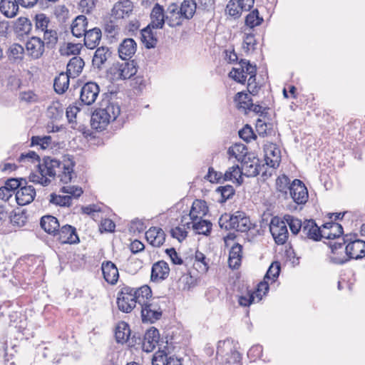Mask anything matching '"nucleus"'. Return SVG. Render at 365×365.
I'll use <instances>...</instances> for the list:
<instances>
[{
  "label": "nucleus",
  "mask_w": 365,
  "mask_h": 365,
  "mask_svg": "<svg viewBox=\"0 0 365 365\" xmlns=\"http://www.w3.org/2000/svg\"><path fill=\"white\" fill-rule=\"evenodd\" d=\"M74 164L70 160L60 162L50 157H45L42 163L38 164V173H31L29 180L43 186L51 182L50 178L57 176L63 183L71 182Z\"/></svg>",
  "instance_id": "f257e3e1"
},
{
  "label": "nucleus",
  "mask_w": 365,
  "mask_h": 365,
  "mask_svg": "<svg viewBox=\"0 0 365 365\" xmlns=\"http://www.w3.org/2000/svg\"><path fill=\"white\" fill-rule=\"evenodd\" d=\"M152 291L148 285L135 289L128 286L121 288L117 298L118 309L125 312H130L136 306L144 302L145 297L151 296Z\"/></svg>",
  "instance_id": "f03ea898"
},
{
  "label": "nucleus",
  "mask_w": 365,
  "mask_h": 365,
  "mask_svg": "<svg viewBox=\"0 0 365 365\" xmlns=\"http://www.w3.org/2000/svg\"><path fill=\"white\" fill-rule=\"evenodd\" d=\"M120 113V108L118 103L108 101L93 113L91 126L93 129L103 130L110 122L114 121Z\"/></svg>",
  "instance_id": "7ed1b4c3"
},
{
  "label": "nucleus",
  "mask_w": 365,
  "mask_h": 365,
  "mask_svg": "<svg viewBox=\"0 0 365 365\" xmlns=\"http://www.w3.org/2000/svg\"><path fill=\"white\" fill-rule=\"evenodd\" d=\"M219 225L221 228L227 230H234L241 232H247L253 227L250 217L242 211L222 215L219 220Z\"/></svg>",
  "instance_id": "20e7f679"
},
{
  "label": "nucleus",
  "mask_w": 365,
  "mask_h": 365,
  "mask_svg": "<svg viewBox=\"0 0 365 365\" xmlns=\"http://www.w3.org/2000/svg\"><path fill=\"white\" fill-rule=\"evenodd\" d=\"M141 317L143 322L153 323L162 316V309L158 298L151 296L145 297L144 302L140 304Z\"/></svg>",
  "instance_id": "39448f33"
},
{
  "label": "nucleus",
  "mask_w": 365,
  "mask_h": 365,
  "mask_svg": "<svg viewBox=\"0 0 365 365\" xmlns=\"http://www.w3.org/2000/svg\"><path fill=\"white\" fill-rule=\"evenodd\" d=\"M137 72L136 63L134 61L114 63L110 68L113 80H125L133 76Z\"/></svg>",
  "instance_id": "423d86ee"
},
{
  "label": "nucleus",
  "mask_w": 365,
  "mask_h": 365,
  "mask_svg": "<svg viewBox=\"0 0 365 365\" xmlns=\"http://www.w3.org/2000/svg\"><path fill=\"white\" fill-rule=\"evenodd\" d=\"M343 243H346V254L349 259H359L365 257V241L353 240L351 236L346 235L342 239Z\"/></svg>",
  "instance_id": "0eeeda50"
},
{
  "label": "nucleus",
  "mask_w": 365,
  "mask_h": 365,
  "mask_svg": "<svg viewBox=\"0 0 365 365\" xmlns=\"http://www.w3.org/2000/svg\"><path fill=\"white\" fill-rule=\"evenodd\" d=\"M254 73H257L256 66L250 64V61L246 59H242L239 67L233 68L230 72L229 76L239 83H244L246 81L247 76Z\"/></svg>",
  "instance_id": "6e6552de"
},
{
  "label": "nucleus",
  "mask_w": 365,
  "mask_h": 365,
  "mask_svg": "<svg viewBox=\"0 0 365 365\" xmlns=\"http://www.w3.org/2000/svg\"><path fill=\"white\" fill-rule=\"evenodd\" d=\"M270 232L277 245H284L286 243L289 232L286 222L280 220L279 218H273L269 225Z\"/></svg>",
  "instance_id": "1a4fd4ad"
},
{
  "label": "nucleus",
  "mask_w": 365,
  "mask_h": 365,
  "mask_svg": "<svg viewBox=\"0 0 365 365\" xmlns=\"http://www.w3.org/2000/svg\"><path fill=\"white\" fill-rule=\"evenodd\" d=\"M289 195L294 202L298 205H302L307 202L309 195L304 184L298 179L293 180L289 187Z\"/></svg>",
  "instance_id": "9d476101"
},
{
  "label": "nucleus",
  "mask_w": 365,
  "mask_h": 365,
  "mask_svg": "<svg viewBox=\"0 0 365 365\" xmlns=\"http://www.w3.org/2000/svg\"><path fill=\"white\" fill-rule=\"evenodd\" d=\"M100 92L99 86L94 82H88L81 90L80 99L86 106H91L96 101Z\"/></svg>",
  "instance_id": "9b49d317"
},
{
  "label": "nucleus",
  "mask_w": 365,
  "mask_h": 365,
  "mask_svg": "<svg viewBox=\"0 0 365 365\" xmlns=\"http://www.w3.org/2000/svg\"><path fill=\"white\" fill-rule=\"evenodd\" d=\"M241 163L242 173L247 177L257 176L261 171L262 166L259 164V160L253 155L244 158Z\"/></svg>",
  "instance_id": "f8f14e48"
},
{
  "label": "nucleus",
  "mask_w": 365,
  "mask_h": 365,
  "mask_svg": "<svg viewBox=\"0 0 365 365\" xmlns=\"http://www.w3.org/2000/svg\"><path fill=\"white\" fill-rule=\"evenodd\" d=\"M344 244L343 241L329 242L328 245L331 249V253L329 256L330 262L335 264H342L349 261L348 256L344 251Z\"/></svg>",
  "instance_id": "ddd939ff"
},
{
  "label": "nucleus",
  "mask_w": 365,
  "mask_h": 365,
  "mask_svg": "<svg viewBox=\"0 0 365 365\" xmlns=\"http://www.w3.org/2000/svg\"><path fill=\"white\" fill-rule=\"evenodd\" d=\"M264 160L270 168L279 166L281 161V151L276 144L268 143L264 145Z\"/></svg>",
  "instance_id": "4468645a"
},
{
  "label": "nucleus",
  "mask_w": 365,
  "mask_h": 365,
  "mask_svg": "<svg viewBox=\"0 0 365 365\" xmlns=\"http://www.w3.org/2000/svg\"><path fill=\"white\" fill-rule=\"evenodd\" d=\"M55 237L61 244H74L79 242L76 228L68 225L58 229Z\"/></svg>",
  "instance_id": "2eb2a0df"
},
{
  "label": "nucleus",
  "mask_w": 365,
  "mask_h": 365,
  "mask_svg": "<svg viewBox=\"0 0 365 365\" xmlns=\"http://www.w3.org/2000/svg\"><path fill=\"white\" fill-rule=\"evenodd\" d=\"M343 234L342 226L336 222H327L322 227V238L328 240H337L336 242L342 241L341 235Z\"/></svg>",
  "instance_id": "dca6fc26"
},
{
  "label": "nucleus",
  "mask_w": 365,
  "mask_h": 365,
  "mask_svg": "<svg viewBox=\"0 0 365 365\" xmlns=\"http://www.w3.org/2000/svg\"><path fill=\"white\" fill-rule=\"evenodd\" d=\"M302 238L319 241L322 239V228L313 220L304 221V226L301 234Z\"/></svg>",
  "instance_id": "f3484780"
},
{
  "label": "nucleus",
  "mask_w": 365,
  "mask_h": 365,
  "mask_svg": "<svg viewBox=\"0 0 365 365\" xmlns=\"http://www.w3.org/2000/svg\"><path fill=\"white\" fill-rule=\"evenodd\" d=\"M26 49L29 56L34 59H38L44 52V43L41 38L33 36L27 41Z\"/></svg>",
  "instance_id": "a211bd4d"
},
{
  "label": "nucleus",
  "mask_w": 365,
  "mask_h": 365,
  "mask_svg": "<svg viewBox=\"0 0 365 365\" xmlns=\"http://www.w3.org/2000/svg\"><path fill=\"white\" fill-rule=\"evenodd\" d=\"M170 273L168 264L160 260L154 263L152 266L150 279L153 282H159L165 279Z\"/></svg>",
  "instance_id": "6ab92c4d"
},
{
  "label": "nucleus",
  "mask_w": 365,
  "mask_h": 365,
  "mask_svg": "<svg viewBox=\"0 0 365 365\" xmlns=\"http://www.w3.org/2000/svg\"><path fill=\"white\" fill-rule=\"evenodd\" d=\"M35 196L36 190L32 185L21 186L15 195L16 202L21 206L30 204Z\"/></svg>",
  "instance_id": "aec40b11"
},
{
  "label": "nucleus",
  "mask_w": 365,
  "mask_h": 365,
  "mask_svg": "<svg viewBox=\"0 0 365 365\" xmlns=\"http://www.w3.org/2000/svg\"><path fill=\"white\" fill-rule=\"evenodd\" d=\"M133 9V3L129 0H123L115 3L112 9L111 15L116 19L129 16Z\"/></svg>",
  "instance_id": "412c9836"
},
{
  "label": "nucleus",
  "mask_w": 365,
  "mask_h": 365,
  "mask_svg": "<svg viewBox=\"0 0 365 365\" xmlns=\"http://www.w3.org/2000/svg\"><path fill=\"white\" fill-rule=\"evenodd\" d=\"M160 338L159 331L157 329L152 327L148 329L145 335L142 343L143 350L145 352H151L155 348Z\"/></svg>",
  "instance_id": "4be33fe9"
},
{
  "label": "nucleus",
  "mask_w": 365,
  "mask_h": 365,
  "mask_svg": "<svg viewBox=\"0 0 365 365\" xmlns=\"http://www.w3.org/2000/svg\"><path fill=\"white\" fill-rule=\"evenodd\" d=\"M166 21L170 27L182 25L184 17L180 13V9L177 4L173 3L168 6L166 11Z\"/></svg>",
  "instance_id": "5701e85b"
},
{
  "label": "nucleus",
  "mask_w": 365,
  "mask_h": 365,
  "mask_svg": "<svg viewBox=\"0 0 365 365\" xmlns=\"http://www.w3.org/2000/svg\"><path fill=\"white\" fill-rule=\"evenodd\" d=\"M151 21L148 26L153 29H162L166 21V16L164 13L163 7L156 4L152 9L150 14Z\"/></svg>",
  "instance_id": "b1692460"
},
{
  "label": "nucleus",
  "mask_w": 365,
  "mask_h": 365,
  "mask_svg": "<svg viewBox=\"0 0 365 365\" xmlns=\"http://www.w3.org/2000/svg\"><path fill=\"white\" fill-rule=\"evenodd\" d=\"M145 238L153 247H160L165 242V234L161 228L152 227L145 232Z\"/></svg>",
  "instance_id": "393cba45"
},
{
  "label": "nucleus",
  "mask_w": 365,
  "mask_h": 365,
  "mask_svg": "<svg viewBox=\"0 0 365 365\" xmlns=\"http://www.w3.org/2000/svg\"><path fill=\"white\" fill-rule=\"evenodd\" d=\"M137 49V44L133 38L124 39L118 47L119 56L123 60L132 58Z\"/></svg>",
  "instance_id": "a878e982"
},
{
  "label": "nucleus",
  "mask_w": 365,
  "mask_h": 365,
  "mask_svg": "<svg viewBox=\"0 0 365 365\" xmlns=\"http://www.w3.org/2000/svg\"><path fill=\"white\" fill-rule=\"evenodd\" d=\"M101 269L103 277L108 283L115 284L118 282L119 277L118 270L113 262L111 261L103 262Z\"/></svg>",
  "instance_id": "bb28decb"
},
{
  "label": "nucleus",
  "mask_w": 365,
  "mask_h": 365,
  "mask_svg": "<svg viewBox=\"0 0 365 365\" xmlns=\"http://www.w3.org/2000/svg\"><path fill=\"white\" fill-rule=\"evenodd\" d=\"M185 217H183L181 220V222L183 223V225L187 228H190V225H192V228L196 232L197 234L207 235L210 232L212 229V223L210 221L200 219L197 221L185 222Z\"/></svg>",
  "instance_id": "cd10ccee"
},
{
  "label": "nucleus",
  "mask_w": 365,
  "mask_h": 365,
  "mask_svg": "<svg viewBox=\"0 0 365 365\" xmlns=\"http://www.w3.org/2000/svg\"><path fill=\"white\" fill-rule=\"evenodd\" d=\"M208 211L206 202L202 200H196L193 202L189 212V217L191 221H197L202 219Z\"/></svg>",
  "instance_id": "c85d7f7f"
},
{
  "label": "nucleus",
  "mask_w": 365,
  "mask_h": 365,
  "mask_svg": "<svg viewBox=\"0 0 365 365\" xmlns=\"http://www.w3.org/2000/svg\"><path fill=\"white\" fill-rule=\"evenodd\" d=\"M101 39V30L95 27L86 31L84 35V44L89 49L95 48Z\"/></svg>",
  "instance_id": "c756f323"
},
{
  "label": "nucleus",
  "mask_w": 365,
  "mask_h": 365,
  "mask_svg": "<svg viewBox=\"0 0 365 365\" xmlns=\"http://www.w3.org/2000/svg\"><path fill=\"white\" fill-rule=\"evenodd\" d=\"M18 0H1L0 11L7 18L16 16L19 11Z\"/></svg>",
  "instance_id": "7c9ffc66"
},
{
  "label": "nucleus",
  "mask_w": 365,
  "mask_h": 365,
  "mask_svg": "<svg viewBox=\"0 0 365 365\" xmlns=\"http://www.w3.org/2000/svg\"><path fill=\"white\" fill-rule=\"evenodd\" d=\"M111 52L106 46L98 47L94 53L92 63L93 66L101 68L106 61L110 58Z\"/></svg>",
  "instance_id": "2f4dec72"
},
{
  "label": "nucleus",
  "mask_w": 365,
  "mask_h": 365,
  "mask_svg": "<svg viewBox=\"0 0 365 365\" xmlns=\"http://www.w3.org/2000/svg\"><path fill=\"white\" fill-rule=\"evenodd\" d=\"M88 25L87 19L85 16H78L71 24V33L76 37L84 36L86 33V27Z\"/></svg>",
  "instance_id": "473e14b6"
},
{
  "label": "nucleus",
  "mask_w": 365,
  "mask_h": 365,
  "mask_svg": "<svg viewBox=\"0 0 365 365\" xmlns=\"http://www.w3.org/2000/svg\"><path fill=\"white\" fill-rule=\"evenodd\" d=\"M85 66L84 61L80 56H74L70 59L67 64L66 73L69 74L71 78H76L81 72Z\"/></svg>",
  "instance_id": "72a5a7b5"
},
{
  "label": "nucleus",
  "mask_w": 365,
  "mask_h": 365,
  "mask_svg": "<svg viewBox=\"0 0 365 365\" xmlns=\"http://www.w3.org/2000/svg\"><path fill=\"white\" fill-rule=\"evenodd\" d=\"M31 29L32 24L31 21L25 17L17 19L14 26L15 34L20 37L28 35L31 32Z\"/></svg>",
  "instance_id": "f704fd0d"
},
{
  "label": "nucleus",
  "mask_w": 365,
  "mask_h": 365,
  "mask_svg": "<svg viewBox=\"0 0 365 365\" xmlns=\"http://www.w3.org/2000/svg\"><path fill=\"white\" fill-rule=\"evenodd\" d=\"M41 227L46 232L56 235L60 225L58 220L51 215H46L41 219Z\"/></svg>",
  "instance_id": "c9c22d12"
},
{
  "label": "nucleus",
  "mask_w": 365,
  "mask_h": 365,
  "mask_svg": "<svg viewBox=\"0 0 365 365\" xmlns=\"http://www.w3.org/2000/svg\"><path fill=\"white\" fill-rule=\"evenodd\" d=\"M152 29L150 26H147L140 31L141 41L147 48H155L157 45L156 34L153 33Z\"/></svg>",
  "instance_id": "e433bc0d"
},
{
  "label": "nucleus",
  "mask_w": 365,
  "mask_h": 365,
  "mask_svg": "<svg viewBox=\"0 0 365 365\" xmlns=\"http://www.w3.org/2000/svg\"><path fill=\"white\" fill-rule=\"evenodd\" d=\"M242 247L237 243L235 244L229 254L228 263L229 266L232 269L237 268L241 264Z\"/></svg>",
  "instance_id": "4c0bfd02"
},
{
  "label": "nucleus",
  "mask_w": 365,
  "mask_h": 365,
  "mask_svg": "<svg viewBox=\"0 0 365 365\" xmlns=\"http://www.w3.org/2000/svg\"><path fill=\"white\" fill-rule=\"evenodd\" d=\"M71 76L67 73H61L54 79L53 88L57 93L62 94L66 91L69 86V78Z\"/></svg>",
  "instance_id": "58836bf2"
},
{
  "label": "nucleus",
  "mask_w": 365,
  "mask_h": 365,
  "mask_svg": "<svg viewBox=\"0 0 365 365\" xmlns=\"http://www.w3.org/2000/svg\"><path fill=\"white\" fill-rule=\"evenodd\" d=\"M197 8V4L195 0H184L181 4L180 13L184 19H190L194 16Z\"/></svg>",
  "instance_id": "ea45409f"
},
{
  "label": "nucleus",
  "mask_w": 365,
  "mask_h": 365,
  "mask_svg": "<svg viewBox=\"0 0 365 365\" xmlns=\"http://www.w3.org/2000/svg\"><path fill=\"white\" fill-rule=\"evenodd\" d=\"M242 173L239 165H233L224 173V180H231L240 185L242 182Z\"/></svg>",
  "instance_id": "a19ab883"
},
{
  "label": "nucleus",
  "mask_w": 365,
  "mask_h": 365,
  "mask_svg": "<svg viewBox=\"0 0 365 365\" xmlns=\"http://www.w3.org/2000/svg\"><path fill=\"white\" fill-rule=\"evenodd\" d=\"M130 334V329L127 323L124 322H120L115 329V339L118 343L125 342Z\"/></svg>",
  "instance_id": "79ce46f5"
},
{
  "label": "nucleus",
  "mask_w": 365,
  "mask_h": 365,
  "mask_svg": "<svg viewBox=\"0 0 365 365\" xmlns=\"http://www.w3.org/2000/svg\"><path fill=\"white\" fill-rule=\"evenodd\" d=\"M227 153L230 156L235 158L238 161L241 162L244 158L251 155L247 154V149L243 144H235L228 149Z\"/></svg>",
  "instance_id": "37998d69"
},
{
  "label": "nucleus",
  "mask_w": 365,
  "mask_h": 365,
  "mask_svg": "<svg viewBox=\"0 0 365 365\" xmlns=\"http://www.w3.org/2000/svg\"><path fill=\"white\" fill-rule=\"evenodd\" d=\"M57 31L53 28H49L43 31L44 46L48 48H53L58 42Z\"/></svg>",
  "instance_id": "c03bdc74"
},
{
  "label": "nucleus",
  "mask_w": 365,
  "mask_h": 365,
  "mask_svg": "<svg viewBox=\"0 0 365 365\" xmlns=\"http://www.w3.org/2000/svg\"><path fill=\"white\" fill-rule=\"evenodd\" d=\"M284 222L286 225L287 224L290 228L292 233L294 235H297L299 232H302V228L304 226V222H302L297 218L294 217L292 215H285Z\"/></svg>",
  "instance_id": "a18cd8bd"
},
{
  "label": "nucleus",
  "mask_w": 365,
  "mask_h": 365,
  "mask_svg": "<svg viewBox=\"0 0 365 365\" xmlns=\"http://www.w3.org/2000/svg\"><path fill=\"white\" fill-rule=\"evenodd\" d=\"M47 116L52 120H58L63 115V108L58 101L53 102L47 108Z\"/></svg>",
  "instance_id": "49530a36"
},
{
  "label": "nucleus",
  "mask_w": 365,
  "mask_h": 365,
  "mask_svg": "<svg viewBox=\"0 0 365 365\" xmlns=\"http://www.w3.org/2000/svg\"><path fill=\"white\" fill-rule=\"evenodd\" d=\"M24 55V47L19 43L11 44L8 51V56L10 59L14 61L22 60Z\"/></svg>",
  "instance_id": "de8ad7c7"
},
{
  "label": "nucleus",
  "mask_w": 365,
  "mask_h": 365,
  "mask_svg": "<svg viewBox=\"0 0 365 365\" xmlns=\"http://www.w3.org/2000/svg\"><path fill=\"white\" fill-rule=\"evenodd\" d=\"M235 101L237 103L240 108L245 110L252 106V100L248 93H237L235 97Z\"/></svg>",
  "instance_id": "09e8293b"
},
{
  "label": "nucleus",
  "mask_w": 365,
  "mask_h": 365,
  "mask_svg": "<svg viewBox=\"0 0 365 365\" xmlns=\"http://www.w3.org/2000/svg\"><path fill=\"white\" fill-rule=\"evenodd\" d=\"M9 218L13 225H16L19 227L24 226L27 221L26 212L19 209L14 210L9 216Z\"/></svg>",
  "instance_id": "8fccbe9b"
},
{
  "label": "nucleus",
  "mask_w": 365,
  "mask_h": 365,
  "mask_svg": "<svg viewBox=\"0 0 365 365\" xmlns=\"http://www.w3.org/2000/svg\"><path fill=\"white\" fill-rule=\"evenodd\" d=\"M263 19L259 16L257 9H255L250 12L245 19L246 25L251 29L260 25Z\"/></svg>",
  "instance_id": "3c124183"
},
{
  "label": "nucleus",
  "mask_w": 365,
  "mask_h": 365,
  "mask_svg": "<svg viewBox=\"0 0 365 365\" xmlns=\"http://www.w3.org/2000/svg\"><path fill=\"white\" fill-rule=\"evenodd\" d=\"M51 137L49 135L33 136L31 145V146L39 145L42 150H44L51 145Z\"/></svg>",
  "instance_id": "603ef678"
},
{
  "label": "nucleus",
  "mask_w": 365,
  "mask_h": 365,
  "mask_svg": "<svg viewBox=\"0 0 365 365\" xmlns=\"http://www.w3.org/2000/svg\"><path fill=\"white\" fill-rule=\"evenodd\" d=\"M280 272V264L278 262H274L269 266L264 278L267 280H271L274 282L276 279L279 277Z\"/></svg>",
  "instance_id": "864d4df0"
},
{
  "label": "nucleus",
  "mask_w": 365,
  "mask_h": 365,
  "mask_svg": "<svg viewBox=\"0 0 365 365\" xmlns=\"http://www.w3.org/2000/svg\"><path fill=\"white\" fill-rule=\"evenodd\" d=\"M49 23V19L44 14H38L36 15L35 24L36 29L41 30L43 32L45 30L50 28Z\"/></svg>",
  "instance_id": "5fc2aeb1"
},
{
  "label": "nucleus",
  "mask_w": 365,
  "mask_h": 365,
  "mask_svg": "<svg viewBox=\"0 0 365 365\" xmlns=\"http://www.w3.org/2000/svg\"><path fill=\"white\" fill-rule=\"evenodd\" d=\"M50 202L59 206H70L71 204V196L68 195H58L54 193L50 195Z\"/></svg>",
  "instance_id": "6e6d98bb"
},
{
  "label": "nucleus",
  "mask_w": 365,
  "mask_h": 365,
  "mask_svg": "<svg viewBox=\"0 0 365 365\" xmlns=\"http://www.w3.org/2000/svg\"><path fill=\"white\" fill-rule=\"evenodd\" d=\"M216 192L221 195V202H225L227 200L230 199L235 194V189L232 185L220 186L217 188Z\"/></svg>",
  "instance_id": "4d7b16f0"
},
{
  "label": "nucleus",
  "mask_w": 365,
  "mask_h": 365,
  "mask_svg": "<svg viewBox=\"0 0 365 365\" xmlns=\"http://www.w3.org/2000/svg\"><path fill=\"white\" fill-rule=\"evenodd\" d=\"M205 178L211 182L222 183L224 180V174L221 172L215 171L212 168H209L208 173Z\"/></svg>",
  "instance_id": "13d9d810"
},
{
  "label": "nucleus",
  "mask_w": 365,
  "mask_h": 365,
  "mask_svg": "<svg viewBox=\"0 0 365 365\" xmlns=\"http://www.w3.org/2000/svg\"><path fill=\"white\" fill-rule=\"evenodd\" d=\"M289 179L286 175L279 176L276 180L277 189L279 192L287 194L289 190Z\"/></svg>",
  "instance_id": "bf43d9fd"
},
{
  "label": "nucleus",
  "mask_w": 365,
  "mask_h": 365,
  "mask_svg": "<svg viewBox=\"0 0 365 365\" xmlns=\"http://www.w3.org/2000/svg\"><path fill=\"white\" fill-rule=\"evenodd\" d=\"M169 356L165 351H159L155 354L152 364L153 365H168Z\"/></svg>",
  "instance_id": "052dcab7"
},
{
  "label": "nucleus",
  "mask_w": 365,
  "mask_h": 365,
  "mask_svg": "<svg viewBox=\"0 0 365 365\" xmlns=\"http://www.w3.org/2000/svg\"><path fill=\"white\" fill-rule=\"evenodd\" d=\"M240 137L246 142H250L252 139H255L256 135L251 126L245 125L244 128L239 131Z\"/></svg>",
  "instance_id": "680f3d73"
},
{
  "label": "nucleus",
  "mask_w": 365,
  "mask_h": 365,
  "mask_svg": "<svg viewBox=\"0 0 365 365\" xmlns=\"http://www.w3.org/2000/svg\"><path fill=\"white\" fill-rule=\"evenodd\" d=\"M241 11L239 3H235L232 0L230 1L226 7L227 13L233 17H238L240 15Z\"/></svg>",
  "instance_id": "e2e57ef3"
},
{
  "label": "nucleus",
  "mask_w": 365,
  "mask_h": 365,
  "mask_svg": "<svg viewBox=\"0 0 365 365\" xmlns=\"http://www.w3.org/2000/svg\"><path fill=\"white\" fill-rule=\"evenodd\" d=\"M23 181L26 182L25 180L22 178L20 180L17 178H10L6 181L4 187H6V188L14 194L15 190L22 185Z\"/></svg>",
  "instance_id": "0e129e2a"
},
{
  "label": "nucleus",
  "mask_w": 365,
  "mask_h": 365,
  "mask_svg": "<svg viewBox=\"0 0 365 365\" xmlns=\"http://www.w3.org/2000/svg\"><path fill=\"white\" fill-rule=\"evenodd\" d=\"M268 281L269 280L265 279V278H264V281L258 284L257 291L256 292L254 293L255 296L257 297L258 299L257 301L261 300L262 296L264 295L269 290Z\"/></svg>",
  "instance_id": "69168bd1"
},
{
  "label": "nucleus",
  "mask_w": 365,
  "mask_h": 365,
  "mask_svg": "<svg viewBox=\"0 0 365 365\" xmlns=\"http://www.w3.org/2000/svg\"><path fill=\"white\" fill-rule=\"evenodd\" d=\"M62 192L65 193L69 194L68 196L73 197H78L81 195L83 193L82 188L80 187H75V186H64L61 188Z\"/></svg>",
  "instance_id": "338daca9"
},
{
  "label": "nucleus",
  "mask_w": 365,
  "mask_h": 365,
  "mask_svg": "<svg viewBox=\"0 0 365 365\" xmlns=\"http://www.w3.org/2000/svg\"><path fill=\"white\" fill-rule=\"evenodd\" d=\"M170 235L173 238L177 239L179 242H182L186 238L187 232L182 227H175L170 230Z\"/></svg>",
  "instance_id": "774afa93"
}]
</instances>
